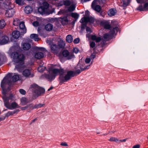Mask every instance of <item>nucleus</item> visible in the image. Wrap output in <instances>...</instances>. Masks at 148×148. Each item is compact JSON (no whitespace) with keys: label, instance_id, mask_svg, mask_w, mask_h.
<instances>
[{"label":"nucleus","instance_id":"nucleus-9","mask_svg":"<svg viewBox=\"0 0 148 148\" xmlns=\"http://www.w3.org/2000/svg\"><path fill=\"white\" fill-rule=\"evenodd\" d=\"M10 42L9 38L6 36H2V34L0 33V45H3L5 44Z\"/></svg>","mask_w":148,"mask_h":148},{"label":"nucleus","instance_id":"nucleus-19","mask_svg":"<svg viewBox=\"0 0 148 148\" xmlns=\"http://www.w3.org/2000/svg\"><path fill=\"white\" fill-rule=\"evenodd\" d=\"M116 13L117 10L116 9L112 8L108 11V14L109 16H111L115 15Z\"/></svg>","mask_w":148,"mask_h":148},{"label":"nucleus","instance_id":"nucleus-63","mask_svg":"<svg viewBox=\"0 0 148 148\" xmlns=\"http://www.w3.org/2000/svg\"><path fill=\"white\" fill-rule=\"evenodd\" d=\"M59 45V47L60 48H62L63 47V46L62 45Z\"/></svg>","mask_w":148,"mask_h":148},{"label":"nucleus","instance_id":"nucleus-13","mask_svg":"<svg viewBox=\"0 0 148 148\" xmlns=\"http://www.w3.org/2000/svg\"><path fill=\"white\" fill-rule=\"evenodd\" d=\"M23 75L26 77H32L34 74L31 73L30 70L29 69H26L23 72Z\"/></svg>","mask_w":148,"mask_h":148},{"label":"nucleus","instance_id":"nucleus-8","mask_svg":"<svg viewBox=\"0 0 148 148\" xmlns=\"http://www.w3.org/2000/svg\"><path fill=\"white\" fill-rule=\"evenodd\" d=\"M99 2V0H94L92 4V8L96 11L99 12L101 10L100 6L98 5Z\"/></svg>","mask_w":148,"mask_h":148},{"label":"nucleus","instance_id":"nucleus-56","mask_svg":"<svg viewBox=\"0 0 148 148\" xmlns=\"http://www.w3.org/2000/svg\"><path fill=\"white\" fill-rule=\"evenodd\" d=\"M27 106H28V108H29L30 109H33V108L34 107L32 104H29L27 105Z\"/></svg>","mask_w":148,"mask_h":148},{"label":"nucleus","instance_id":"nucleus-55","mask_svg":"<svg viewBox=\"0 0 148 148\" xmlns=\"http://www.w3.org/2000/svg\"><path fill=\"white\" fill-rule=\"evenodd\" d=\"M39 51H44L46 50L45 48L42 47L39 48Z\"/></svg>","mask_w":148,"mask_h":148},{"label":"nucleus","instance_id":"nucleus-32","mask_svg":"<svg viewBox=\"0 0 148 148\" xmlns=\"http://www.w3.org/2000/svg\"><path fill=\"white\" fill-rule=\"evenodd\" d=\"M5 86H4L3 87V88H2V89H3L2 92H3V90H5V95L6 96V97L8 98V100H9V99H12L14 97L13 95H10L9 98H8V97L7 96L8 95L7 94V90H6V89H5Z\"/></svg>","mask_w":148,"mask_h":148},{"label":"nucleus","instance_id":"nucleus-57","mask_svg":"<svg viewBox=\"0 0 148 148\" xmlns=\"http://www.w3.org/2000/svg\"><path fill=\"white\" fill-rule=\"evenodd\" d=\"M95 55H92L90 56V58L91 59H93L95 58Z\"/></svg>","mask_w":148,"mask_h":148},{"label":"nucleus","instance_id":"nucleus-29","mask_svg":"<svg viewBox=\"0 0 148 148\" xmlns=\"http://www.w3.org/2000/svg\"><path fill=\"white\" fill-rule=\"evenodd\" d=\"M45 28L47 31H50L52 29L53 26L51 24L49 23L45 25Z\"/></svg>","mask_w":148,"mask_h":148},{"label":"nucleus","instance_id":"nucleus-50","mask_svg":"<svg viewBox=\"0 0 148 148\" xmlns=\"http://www.w3.org/2000/svg\"><path fill=\"white\" fill-rule=\"evenodd\" d=\"M60 145L61 146L64 147H66L68 146L67 144L65 142L61 143L60 144Z\"/></svg>","mask_w":148,"mask_h":148},{"label":"nucleus","instance_id":"nucleus-54","mask_svg":"<svg viewBox=\"0 0 148 148\" xmlns=\"http://www.w3.org/2000/svg\"><path fill=\"white\" fill-rule=\"evenodd\" d=\"M140 146L139 145H134L132 147V148H139Z\"/></svg>","mask_w":148,"mask_h":148},{"label":"nucleus","instance_id":"nucleus-20","mask_svg":"<svg viewBox=\"0 0 148 148\" xmlns=\"http://www.w3.org/2000/svg\"><path fill=\"white\" fill-rule=\"evenodd\" d=\"M33 10L32 8L29 6H26L24 9L25 12L27 14H30L32 12Z\"/></svg>","mask_w":148,"mask_h":148},{"label":"nucleus","instance_id":"nucleus-14","mask_svg":"<svg viewBox=\"0 0 148 148\" xmlns=\"http://www.w3.org/2000/svg\"><path fill=\"white\" fill-rule=\"evenodd\" d=\"M15 11L14 10L11 8L6 10L5 14L6 17H12L14 14Z\"/></svg>","mask_w":148,"mask_h":148},{"label":"nucleus","instance_id":"nucleus-1","mask_svg":"<svg viewBox=\"0 0 148 148\" xmlns=\"http://www.w3.org/2000/svg\"><path fill=\"white\" fill-rule=\"evenodd\" d=\"M59 74L60 75L59 79L62 82H65L69 80L74 75V73L72 71H68L66 73L62 69L51 68L49 69V73L44 74V76L48 80L51 81L53 80Z\"/></svg>","mask_w":148,"mask_h":148},{"label":"nucleus","instance_id":"nucleus-59","mask_svg":"<svg viewBox=\"0 0 148 148\" xmlns=\"http://www.w3.org/2000/svg\"><path fill=\"white\" fill-rule=\"evenodd\" d=\"M42 31V29L40 28V27H38V32L40 33V31Z\"/></svg>","mask_w":148,"mask_h":148},{"label":"nucleus","instance_id":"nucleus-53","mask_svg":"<svg viewBox=\"0 0 148 148\" xmlns=\"http://www.w3.org/2000/svg\"><path fill=\"white\" fill-rule=\"evenodd\" d=\"M148 7V2L146 3L144 5V7L145 10Z\"/></svg>","mask_w":148,"mask_h":148},{"label":"nucleus","instance_id":"nucleus-17","mask_svg":"<svg viewBox=\"0 0 148 148\" xmlns=\"http://www.w3.org/2000/svg\"><path fill=\"white\" fill-rule=\"evenodd\" d=\"M101 25H103L104 28L109 29L110 27V23L106 21H103L101 23Z\"/></svg>","mask_w":148,"mask_h":148},{"label":"nucleus","instance_id":"nucleus-48","mask_svg":"<svg viewBox=\"0 0 148 148\" xmlns=\"http://www.w3.org/2000/svg\"><path fill=\"white\" fill-rule=\"evenodd\" d=\"M86 31L87 32L89 33H90L92 32L91 30L89 27H87L86 28Z\"/></svg>","mask_w":148,"mask_h":148},{"label":"nucleus","instance_id":"nucleus-15","mask_svg":"<svg viewBox=\"0 0 148 148\" xmlns=\"http://www.w3.org/2000/svg\"><path fill=\"white\" fill-rule=\"evenodd\" d=\"M21 46L22 48L24 50H27L31 47V45L27 42L22 43Z\"/></svg>","mask_w":148,"mask_h":148},{"label":"nucleus","instance_id":"nucleus-31","mask_svg":"<svg viewBox=\"0 0 148 148\" xmlns=\"http://www.w3.org/2000/svg\"><path fill=\"white\" fill-rule=\"evenodd\" d=\"M108 141L110 142H114L116 143H118L119 142V140L117 138L111 137L108 139Z\"/></svg>","mask_w":148,"mask_h":148},{"label":"nucleus","instance_id":"nucleus-21","mask_svg":"<svg viewBox=\"0 0 148 148\" xmlns=\"http://www.w3.org/2000/svg\"><path fill=\"white\" fill-rule=\"evenodd\" d=\"M21 104L22 106L26 104L29 102L28 100L25 97H22L20 99Z\"/></svg>","mask_w":148,"mask_h":148},{"label":"nucleus","instance_id":"nucleus-42","mask_svg":"<svg viewBox=\"0 0 148 148\" xmlns=\"http://www.w3.org/2000/svg\"><path fill=\"white\" fill-rule=\"evenodd\" d=\"M19 91L20 93L22 95H24L26 93L25 91L23 89H20Z\"/></svg>","mask_w":148,"mask_h":148},{"label":"nucleus","instance_id":"nucleus-3","mask_svg":"<svg viewBox=\"0 0 148 148\" xmlns=\"http://www.w3.org/2000/svg\"><path fill=\"white\" fill-rule=\"evenodd\" d=\"M12 74L11 73L8 74L2 81L1 84V86L2 88L7 84L10 85L12 82H15L19 79L18 75H15L12 77Z\"/></svg>","mask_w":148,"mask_h":148},{"label":"nucleus","instance_id":"nucleus-16","mask_svg":"<svg viewBox=\"0 0 148 148\" xmlns=\"http://www.w3.org/2000/svg\"><path fill=\"white\" fill-rule=\"evenodd\" d=\"M44 56V53L40 51L37 52L34 55L35 58L38 59H40L43 58Z\"/></svg>","mask_w":148,"mask_h":148},{"label":"nucleus","instance_id":"nucleus-10","mask_svg":"<svg viewBox=\"0 0 148 148\" xmlns=\"http://www.w3.org/2000/svg\"><path fill=\"white\" fill-rule=\"evenodd\" d=\"M43 5V6L40 7L38 9V12L41 14L45 13L46 9L48 7V4L47 2H44Z\"/></svg>","mask_w":148,"mask_h":148},{"label":"nucleus","instance_id":"nucleus-46","mask_svg":"<svg viewBox=\"0 0 148 148\" xmlns=\"http://www.w3.org/2000/svg\"><path fill=\"white\" fill-rule=\"evenodd\" d=\"M95 45V42H90V46L92 48H93Z\"/></svg>","mask_w":148,"mask_h":148},{"label":"nucleus","instance_id":"nucleus-58","mask_svg":"<svg viewBox=\"0 0 148 148\" xmlns=\"http://www.w3.org/2000/svg\"><path fill=\"white\" fill-rule=\"evenodd\" d=\"M127 139H125L122 140H119V141H120L121 142H125L126 141Z\"/></svg>","mask_w":148,"mask_h":148},{"label":"nucleus","instance_id":"nucleus-2","mask_svg":"<svg viewBox=\"0 0 148 148\" xmlns=\"http://www.w3.org/2000/svg\"><path fill=\"white\" fill-rule=\"evenodd\" d=\"M13 61L15 64H18L15 66L16 68L20 69L21 68L25 66L23 65L25 59L24 56L17 52L13 53Z\"/></svg>","mask_w":148,"mask_h":148},{"label":"nucleus","instance_id":"nucleus-24","mask_svg":"<svg viewBox=\"0 0 148 148\" xmlns=\"http://www.w3.org/2000/svg\"><path fill=\"white\" fill-rule=\"evenodd\" d=\"M51 51L53 53H56L58 49V47L55 44L52 45L51 46Z\"/></svg>","mask_w":148,"mask_h":148},{"label":"nucleus","instance_id":"nucleus-51","mask_svg":"<svg viewBox=\"0 0 148 148\" xmlns=\"http://www.w3.org/2000/svg\"><path fill=\"white\" fill-rule=\"evenodd\" d=\"M28 108V106H26L25 107H22L21 108V110H25Z\"/></svg>","mask_w":148,"mask_h":148},{"label":"nucleus","instance_id":"nucleus-28","mask_svg":"<svg viewBox=\"0 0 148 148\" xmlns=\"http://www.w3.org/2000/svg\"><path fill=\"white\" fill-rule=\"evenodd\" d=\"M91 38L92 40L95 41L96 42H100L101 40L100 37L97 36L95 35H92Z\"/></svg>","mask_w":148,"mask_h":148},{"label":"nucleus","instance_id":"nucleus-11","mask_svg":"<svg viewBox=\"0 0 148 148\" xmlns=\"http://www.w3.org/2000/svg\"><path fill=\"white\" fill-rule=\"evenodd\" d=\"M62 55L64 57H66L68 60L71 59L74 57V56L72 53H69L66 50L63 51Z\"/></svg>","mask_w":148,"mask_h":148},{"label":"nucleus","instance_id":"nucleus-33","mask_svg":"<svg viewBox=\"0 0 148 148\" xmlns=\"http://www.w3.org/2000/svg\"><path fill=\"white\" fill-rule=\"evenodd\" d=\"M46 69V67L40 65L38 68V70L40 72H43Z\"/></svg>","mask_w":148,"mask_h":148},{"label":"nucleus","instance_id":"nucleus-7","mask_svg":"<svg viewBox=\"0 0 148 148\" xmlns=\"http://www.w3.org/2000/svg\"><path fill=\"white\" fill-rule=\"evenodd\" d=\"M91 64L92 63L89 65H87L85 63H83L81 62V61H80L79 64L76 67V70L75 72H73L74 73V75L73 77L75 74H79L80 73L81 71H82L88 69Z\"/></svg>","mask_w":148,"mask_h":148},{"label":"nucleus","instance_id":"nucleus-34","mask_svg":"<svg viewBox=\"0 0 148 148\" xmlns=\"http://www.w3.org/2000/svg\"><path fill=\"white\" fill-rule=\"evenodd\" d=\"M6 23L4 20H2L0 21V28H3L5 27Z\"/></svg>","mask_w":148,"mask_h":148},{"label":"nucleus","instance_id":"nucleus-6","mask_svg":"<svg viewBox=\"0 0 148 148\" xmlns=\"http://www.w3.org/2000/svg\"><path fill=\"white\" fill-rule=\"evenodd\" d=\"M30 89L38 96L44 94L45 92V90L44 89L40 88L36 84H33L32 85Z\"/></svg>","mask_w":148,"mask_h":148},{"label":"nucleus","instance_id":"nucleus-4","mask_svg":"<svg viewBox=\"0 0 148 148\" xmlns=\"http://www.w3.org/2000/svg\"><path fill=\"white\" fill-rule=\"evenodd\" d=\"M112 29L110 32V35L106 34L103 36V40L105 41H107L110 38L111 36L117 33L119 30L118 25V23L113 21H112Z\"/></svg>","mask_w":148,"mask_h":148},{"label":"nucleus","instance_id":"nucleus-25","mask_svg":"<svg viewBox=\"0 0 148 148\" xmlns=\"http://www.w3.org/2000/svg\"><path fill=\"white\" fill-rule=\"evenodd\" d=\"M72 4L70 5V6L68 8V11L70 12H72L73 11L75 10V5L76 4V2H72Z\"/></svg>","mask_w":148,"mask_h":148},{"label":"nucleus","instance_id":"nucleus-30","mask_svg":"<svg viewBox=\"0 0 148 148\" xmlns=\"http://www.w3.org/2000/svg\"><path fill=\"white\" fill-rule=\"evenodd\" d=\"M73 40L72 36L71 35H68L66 38V40L69 43L71 42Z\"/></svg>","mask_w":148,"mask_h":148},{"label":"nucleus","instance_id":"nucleus-49","mask_svg":"<svg viewBox=\"0 0 148 148\" xmlns=\"http://www.w3.org/2000/svg\"><path fill=\"white\" fill-rule=\"evenodd\" d=\"M73 51L74 53H77L79 51V50L77 48H75L73 49Z\"/></svg>","mask_w":148,"mask_h":148},{"label":"nucleus","instance_id":"nucleus-36","mask_svg":"<svg viewBox=\"0 0 148 148\" xmlns=\"http://www.w3.org/2000/svg\"><path fill=\"white\" fill-rule=\"evenodd\" d=\"M17 112V110H14L13 111L9 112L6 114V116H8L10 115H13L14 114H15Z\"/></svg>","mask_w":148,"mask_h":148},{"label":"nucleus","instance_id":"nucleus-37","mask_svg":"<svg viewBox=\"0 0 148 148\" xmlns=\"http://www.w3.org/2000/svg\"><path fill=\"white\" fill-rule=\"evenodd\" d=\"M44 104L39 103L38 104L35 105L33 108H40L44 106Z\"/></svg>","mask_w":148,"mask_h":148},{"label":"nucleus","instance_id":"nucleus-60","mask_svg":"<svg viewBox=\"0 0 148 148\" xmlns=\"http://www.w3.org/2000/svg\"><path fill=\"white\" fill-rule=\"evenodd\" d=\"M63 13V11H62V10L60 11L59 12H58V14H61L62 13Z\"/></svg>","mask_w":148,"mask_h":148},{"label":"nucleus","instance_id":"nucleus-47","mask_svg":"<svg viewBox=\"0 0 148 148\" xmlns=\"http://www.w3.org/2000/svg\"><path fill=\"white\" fill-rule=\"evenodd\" d=\"M33 25L35 27L39 25V23L37 21L34 22L33 23Z\"/></svg>","mask_w":148,"mask_h":148},{"label":"nucleus","instance_id":"nucleus-41","mask_svg":"<svg viewBox=\"0 0 148 148\" xmlns=\"http://www.w3.org/2000/svg\"><path fill=\"white\" fill-rule=\"evenodd\" d=\"M15 1L16 3L19 5H21L23 3L22 1L21 0H16Z\"/></svg>","mask_w":148,"mask_h":148},{"label":"nucleus","instance_id":"nucleus-18","mask_svg":"<svg viewBox=\"0 0 148 148\" xmlns=\"http://www.w3.org/2000/svg\"><path fill=\"white\" fill-rule=\"evenodd\" d=\"M19 25L20 29L23 31L21 33L24 34L26 32V29L25 27L24 23L23 22H22L20 23Z\"/></svg>","mask_w":148,"mask_h":148},{"label":"nucleus","instance_id":"nucleus-26","mask_svg":"<svg viewBox=\"0 0 148 148\" xmlns=\"http://www.w3.org/2000/svg\"><path fill=\"white\" fill-rule=\"evenodd\" d=\"M59 20L63 25H66L68 23V20L67 18L66 17L63 18H60L59 19Z\"/></svg>","mask_w":148,"mask_h":148},{"label":"nucleus","instance_id":"nucleus-23","mask_svg":"<svg viewBox=\"0 0 148 148\" xmlns=\"http://www.w3.org/2000/svg\"><path fill=\"white\" fill-rule=\"evenodd\" d=\"M76 2L75 0H66L64 1V5L67 6H69L72 4V2Z\"/></svg>","mask_w":148,"mask_h":148},{"label":"nucleus","instance_id":"nucleus-61","mask_svg":"<svg viewBox=\"0 0 148 148\" xmlns=\"http://www.w3.org/2000/svg\"><path fill=\"white\" fill-rule=\"evenodd\" d=\"M53 87H52V86H51V87H50V88H49L48 89V91H49L50 90H51L52 89H53Z\"/></svg>","mask_w":148,"mask_h":148},{"label":"nucleus","instance_id":"nucleus-38","mask_svg":"<svg viewBox=\"0 0 148 148\" xmlns=\"http://www.w3.org/2000/svg\"><path fill=\"white\" fill-rule=\"evenodd\" d=\"M71 16L77 19L79 17V15L76 13H72L71 14Z\"/></svg>","mask_w":148,"mask_h":148},{"label":"nucleus","instance_id":"nucleus-40","mask_svg":"<svg viewBox=\"0 0 148 148\" xmlns=\"http://www.w3.org/2000/svg\"><path fill=\"white\" fill-rule=\"evenodd\" d=\"M122 3H123V6H127L129 3L128 1H127L124 0L123 1Z\"/></svg>","mask_w":148,"mask_h":148},{"label":"nucleus","instance_id":"nucleus-45","mask_svg":"<svg viewBox=\"0 0 148 148\" xmlns=\"http://www.w3.org/2000/svg\"><path fill=\"white\" fill-rule=\"evenodd\" d=\"M79 39L78 38H77L74 39L73 42L77 44L79 42Z\"/></svg>","mask_w":148,"mask_h":148},{"label":"nucleus","instance_id":"nucleus-12","mask_svg":"<svg viewBox=\"0 0 148 148\" xmlns=\"http://www.w3.org/2000/svg\"><path fill=\"white\" fill-rule=\"evenodd\" d=\"M94 21V19L92 17H84L82 18L80 20V23H88L89 22L90 23H92Z\"/></svg>","mask_w":148,"mask_h":148},{"label":"nucleus","instance_id":"nucleus-64","mask_svg":"<svg viewBox=\"0 0 148 148\" xmlns=\"http://www.w3.org/2000/svg\"><path fill=\"white\" fill-rule=\"evenodd\" d=\"M90 0H84L85 1H89Z\"/></svg>","mask_w":148,"mask_h":148},{"label":"nucleus","instance_id":"nucleus-52","mask_svg":"<svg viewBox=\"0 0 148 148\" xmlns=\"http://www.w3.org/2000/svg\"><path fill=\"white\" fill-rule=\"evenodd\" d=\"M83 23L82 25V28L83 29H84L85 28V27L86 26V23Z\"/></svg>","mask_w":148,"mask_h":148},{"label":"nucleus","instance_id":"nucleus-44","mask_svg":"<svg viewBox=\"0 0 148 148\" xmlns=\"http://www.w3.org/2000/svg\"><path fill=\"white\" fill-rule=\"evenodd\" d=\"M90 61V59L89 58H87L85 60V62L86 64L89 63Z\"/></svg>","mask_w":148,"mask_h":148},{"label":"nucleus","instance_id":"nucleus-35","mask_svg":"<svg viewBox=\"0 0 148 148\" xmlns=\"http://www.w3.org/2000/svg\"><path fill=\"white\" fill-rule=\"evenodd\" d=\"M20 23V21L18 19L15 18L14 20L13 25L15 26H18L19 25Z\"/></svg>","mask_w":148,"mask_h":148},{"label":"nucleus","instance_id":"nucleus-39","mask_svg":"<svg viewBox=\"0 0 148 148\" xmlns=\"http://www.w3.org/2000/svg\"><path fill=\"white\" fill-rule=\"evenodd\" d=\"M137 9L138 10H139L140 11H144L145 10L144 7H143L142 5H140L138 8H137Z\"/></svg>","mask_w":148,"mask_h":148},{"label":"nucleus","instance_id":"nucleus-62","mask_svg":"<svg viewBox=\"0 0 148 148\" xmlns=\"http://www.w3.org/2000/svg\"><path fill=\"white\" fill-rule=\"evenodd\" d=\"M37 120V119L36 118L34 119L33 120H32V122H34Z\"/></svg>","mask_w":148,"mask_h":148},{"label":"nucleus","instance_id":"nucleus-43","mask_svg":"<svg viewBox=\"0 0 148 148\" xmlns=\"http://www.w3.org/2000/svg\"><path fill=\"white\" fill-rule=\"evenodd\" d=\"M138 3H144L145 2H148V0H136Z\"/></svg>","mask_w":148,"mask_h":148},{"label":"nucleus","instance_id":"nucleus-22","mask_svg":"<svg viewBox=\"0 0 148 148\" xmlns=\"http://www.w3.org/2000/svg\"><path fill=\"white\" fill-rule=\"evenodd\" d=\"M12 36L16 39L18 38L20 36V34L19 32L17 31H14L12 33Z\"/></svg>","mask_w":148,"mask_h":148},{"label":"nucleus","instance_id":"nucleus-27","mask_svg":"<svg viewBox=\"0 0 148 148\" xmlns=\"http://www.w3.org/2000/svg\"><path fill=\"white\" fill-rule=\"evenodd\" d=\"M30 38L35 41H38L40 40V38L38 37V35L36 34H32L30 35Z\"/></svg>","mask_w":148,"mask_h":148},{"label":"nucleus","instance_id":"nucleus-5","mask_svg":"<svg viewBox=\"0 0 148 148\" xmlns=\"http://www.w3.org/2000/svg\"><path fill=\"white\" fill-rule=\"evenodd\" d=\"M2 94V97L4 101V105L7 108L9 109L13 110L19 108V106L18 104L15 102H12L10 104L8 101V99L6 97L5 90H4L3 91Z\"/></svg>","mask_w":148,"mask_h":148}]
</instances>
